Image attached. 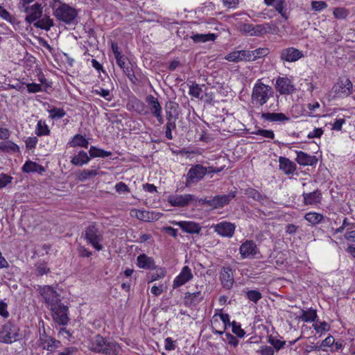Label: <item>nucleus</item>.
<instances>
[{"mask_svg": "<svg viewBox=\"0 0 355 355\" xmlns=\"http://www.w3.org/2000/svg\"><path fill=\"white\" fill-rule=\"evenodd\" d=\"M88 349L94 353L103 355H120L122 351L119 343L99 334L89 338Z\"/></svg>", "mask_w": 355, "mask_h": 355, "instance_id": "obj_1", "label": "nucleus"}, {"mask_svg": "<svg viewBox=\"0 0 355 355\" xmlns=\"http://www.w3.org/2000/svg\"><path fill=\"white\" fill-rule=\"evenodd\" d=\"M272 88L262 83H257L252 89L251 102L254 105L262 106L273 96Z\"/></svg>", "mask_w": 355, "mask_h": 355, "instance_id": "obj_2", "label": "nucleus"}, {"mask_svg": "<svg viewBox=\"0 0 355 355\" xmlns=\"http://www.w3.org/2000/svg\"><path fill=\"white\" fill-rule=\"evenodd\" d=\"M39 338L37 341V345L42 349L54 352L60 346V342L49 335L44 327V322L39 321Z\"/></svg>", "mask_w": 355, "mask_h": 355, "instance_id": "obj_3", "label": "nucleus"}, {"mask_svg": "<svg viewBox=\"0 0 355 355\" xmlns=\"http://www.w3.org/2000/svg\"><path fill=\"white\" fill-rule=\"evenodd\" d=\"M55 1L60 3V6L53 10L55 18L67 24H73L78 15L77 10L69 4L61 3L59 0Z\"/></svg>", "mask_w": 355, "mask_h": 355, "instance_id": "obj_4", "label": "nucleus"}, {"mask_svg": "<svg viewBox=\"0 0 355 355\" xmlns=\"http://www.w3.org/2000/svg\"><path fill=\"white\" fill-rule=\"evenodd\" d=\"M85 239L96 250L100 251L103 249V246L100 243L103 240V232L96 223H91L85 228Z\"/></svg>", "mask_w": 355, "mask_h": 355, "instance_id": "obj_5", "label": "nucleus"}, {"mask_svg": "<svg viewBox=\"0 0 355 355\" xmlns=\"http://www.w3.org/2000/svg\"><path fill=\"white\" fill-rule=\"evenodd\" d=\"M21 339L19 328L12 322H7L0 331V342L11 344Z\"/></svg>", "mask_w": 355, "mask_h": 355, "instance_id": "obj_6", "label": "nucleus"}, {"mask_svg": "<svg viewBox=\"0 0 355 355\" xmlns=\"http://www.w3.org/2000/svg\"><path fill=\"white\" fill-rule=\"evenodd\" d=\"M39 291L49 309L62 303L60 295L51 286H40Z\"/></svg>", "mask_w": 355, "mask_h": 355, "instance_id": "obj_7", "label": "nucleus"}, {"mask_svg": "<svg viewBox=\"0 0 355 355\" xmlns=\"http://www.w3.org/2000/svg\"><path fill=\"white\" fill-rule=\"evenodd\" d=\"M49 310L51 312L53 320L56 324L65 326L69 323L70 319L69 317V307L67 305L60 303Z\"/></svg>", "mask_w": 355, "mask_h": 355, "instance_id": "obj_8", "label": "nucleus"}, {"mask_svg": "<svg viewBox=\"0 0 355 355\" xmlns=\"http://www.w3.org/2000/svg\"><path fill=\"white\" fill-rule=\"evenodd\" d=\"M206 174L207 170L205 166L199 164L192 166L186 175V187L196 184L202 180Z\"/></svg>", "mask_w": 355, "mask_h": 355, "instance_id": "obj_9", "label": "nucleus"}, {"mask_svg": "<svg viewBox=\"0 0 355 355\" xmlns=\"http://www.w3.org/2000/svg\"><path fill=\"white\" fill-rule=\"evenodd\" d=\"M20 9L26 14L25 21L30 24L42 17L43 7L38 2H35L33 5L28 4Z\"/></svg>", "mask_w": 355, "mask_h": 355, "instance_id": "obj_10", "label": "nucleus"}, {"mask_svg": "<svg viewBox=\"0 0 355 355\" xmlns=\"http://www.w3.org/2000/svg\"><path fill=\"white\" fill-rule=\"evenodd\" d=\"M198 198L192 194L171 195L168 196V202L173 207H184L193 202H197Z\"/></svg>", "mask_w": 355, "mask_h": 355, "instance_id": "obj_11", "label": "nucleus"}, {"mask_svg": "<svg viewBox=\"0 0 355 355\" xmlns=\"http://www.w3.org/2000/svg\"><path fill=\"white\" fill-rule=\"evenodd\" d=\"M239 252L243 259H254L260 251L252 240L245 241L239 248Z\"/></svg>", "mask_w": 355, "mask_h": 355, "instance_id": "obj_12", "label": "nucleus"}, {"mask_svg": "<svg viewBox=\"0 0 355 355\" xmlns=\"http://www.w3.org/2000/svg\"><path fill=\"white\" fill-rule=\"evenodd\" d=\"M303 57V52L294 47L285 48L279 52V59L283 62H295Z\"/></svg>", "mask_w": 355, "mask_h": 355, "instance_id": "obj_13", "label": "nucleus"}, {"mask_svg": "<svg viewBox=\"0 0 355 355\" xmlns=\"http://www.w3.org/2000/svg\"><path fill=\"white\" fill-rule=\"evenodd\" d=\"M352 87L349 78H339L332 89L339 96L347 97L352 93Z\"/></svg>", "mask_w": 355, "mask_h": 355, "instance_id": "obj_14", "label": "nucleus"}, {"mask_svg": "<svg viewBox=\"0 0 355 355\" xmlns=\"http://www.w3.org/2000/svg\"><path fill=\"white\" fill-rule=\"evenodd\" d=\"M237 194L236 190L231 191L227 194L216 195L212 197L211 208L216 209L224 207L225 205L230 204L232 199H234Z\"/></svg>", "mask_w": 355, "mask_h": 355, "instance_id": "obj_15", "label": "nucleus"}, {"mask_svg": "<svg viewBox=\"0 0 355 355\" xmlns=\"http://www.w3.org/2000/svg\"><path fill=\"white\" fill-rule=\"evenodd\" d=\"M275 88L281 94H291L295 90L291 80L287 77H278L276 80Z\"/></svg>", "mask_w": 355, "mask_h": 355, "instance_id": "obj_16", "label": "nucleus"}, {"mask_svg": "<svg viewBox=\"0 0 355 355\" xmlns=\"http://www.w3.org/2000/svg\"><path fill=\"white\" fill-rule=\"evenodd\" d=\"M193 277L191 268L188 266H184L180 274L175 278L173 283V288H177L190 280Z\"/></svg>", "mask_w": 355, "mask_h": 355, "instance_id": "obj_17", "label": "nucleus"}, {"mask_svg": "<svg viewBox=\"0 0 355 355\" xmlns=\"http://www.w3.org/2000/svg\"><path fill=\"white\" fill-rule=\"evenodd\" d=\"M220 279L224 288L230 289L234 282L232 269L230 267H223L220 273Z\"/></svg>", "mask_w": 355, "mask_h": 355, "instance_id": "obj_18", "label": "nucleus"}, {"mask_svg": "<svg viewBox=\"0 0 355 355\" xmlns=\"http://www.w3.org/2000/svg\"><path fill=\"white\" fill-rule=\"evenodd\" d=\"M302 196L304 205H317L321 203L322 199V191L318 189L309 193L304 192Z\"/></svg>", "mask_w": 355, "mask_h": 355, "instance_id": "obj_19", "label": "nucleus"}, {"mask_svg": "<svg viewBox=\"0 0 355 355\" xmlns=\"http://www.w3.org/2000/svg\"><path fill=\"white\" fill-rule=\"evenodd\" d=\"M235 228L236 226L234 223L224 221L218 223L214 230L218 234L230 238L234 235Z\"/></svg>", "mask_w": 355, "mask_h": 355, "instance_id": "obj_20", "label": "nucleus"}, {"mask_svg": "<svg viewBox=\"0 0 355 355\" xmlns=\"http://www.w3.org/2000/svg\"><path fill=\"white\" fill-rule=\"evenodd\" d=\"M137 265L139 268L145 270H154L156 268L154 259L146 254H141L137 257Z\"/></svg>", "mask_w": 355, "mask_h": 355, "instance_id": "obj_21", "label": "nucleus"}, {"mask_svg": "<svg viewBox=\"0 0 355 355\" xmlns=\"http://www.w3.org/2000/svg\"><path fill=\"white\" fill-rule=\"evenodd\" d=\"M296 162L300 165L314 166L318 163V159L314 155H310L303 151H297Z\"/></svg>", "mask_w": 355, "mask_h": 355, "instance_id": "obj_22", "label": "nucleus"}, {"mask_svg": "<svg viewBox=\"0 0 355 355\" xmlns=\"http://www.w3.org/2000/svg\"><path fill=\"white\" fill-rule=\"evenodd\" d=\"M175 224L182 231L189 234H199L202 228L199 223L193 221H179Z\"/></svg>", "mask_w": 355, "mask_h": 355, "instance_id": "obj_23", "label": "nucleus"}, {"mask_svg": "<svg viewBox=\"0 0 355 355\" xmlns=\"http://www.w3.org/2000/svg\"><path fill=\"white\" fill-rule=\"evenodd\" d=\"M240 30L242 33L250 36L261 37L263 35L261 24L257 25L243 24L240 26Z\"/></svg>", "mask_w": 355, "mask_h": 355, "instance_id": "obj_24", "label": "nucleus"}, {"mask_svg": "<svg viewBox=\"0 0 355 355\" xmlns=\"http://www.w3.org/2000/svg\"><path fill=\"white\" fill-rule=\"evenodd\" d=\"M279 169L286 175H291L296 170V164L288 158L280 157L279 158Z\"/></svg>", "mask_w": 355, "mask_h": 355, "instance_id": "obj_25", "label": "nucleus"}, {"mask_svg": "<svg viewBox=\"0 0 355 355\" xmlns=\"http://www.w3.org/2000/svg\"><path fill=\"white\" fill-rule=\"evenodd\" d=\"M202 299L203 295L200 291L194 293L187 292L185 293L184 296V304L187 306H196Z\"/></svg>", "mask_w": 355, "mask_h": 355, "instance_id": "obj_26", "label": "nucleus"}, {"mask_svg": "<svg viewBox=\"0 0 355 355\" xmlns=\"http://www.w3.org/2000/svg\"><path fill=\"white\" fill-rule=\"evenodd\" d=\"M261 118L270 122H285L288 121L290 118L282 112H262Z\"/></svg>", "mask_w": 355, "mask_h": 355, "instance_id": "obj_27", "label": "nucleus"}, {"mask_svg": "<svg viewBox=\"0 0 355 355\" xmlns=\"http://www.w3.org/2000/svg\"><path fill=\"white\" fill-rule=\"evenodd\" d=\"M304 219L313 226H315V225L321 223L325 219H327V220H329V218H327L324 216H323L322 214H319L315 211H310V212L306 213L304 215Z\"/></svg>", "mask_w": 355, "mask_h": 355, "instance_id": "obj_28", "label": "nucleus"}, {"mask_svg": "<svg viewBox=\"0 0 355 355\" xmlns=\"http://www.w3.org/2000/svg\"><path fill=\"white\" fill-rule=\"evenodd\" d=\"M53 25V19L46 15L33 22V26L35 27L45 31H49Z\"/></svg>", "mask_w": 355, "mask_h": 355, "instance_id": "obj_29", "label": "nucleus"}, {"mask_svg": "<svg viewBox=\"0 0 355 355\" xmlns=\"http://www.w3.org/2000/svg\"><path fill=\"white\" fill-rule=\"evenodd\" d=\"M90 155L89 156L84 150H80L78 155L71 158V163L75 166H82L87 164L91 159Z\"/></svg>", "mask_w": 355, "mask_h": 355, "instance_id": "obj_30", "label": "nucleus"}, {"mask_svg": "<svg viewBox=\"0 0 355 355\" xmlns=\"http://www.w3.org/2000/svg\"><path fill=\"white\" fill-rule=\"evenodd\" d=\"M70 147H83L87 148L89 145V141L86 138L80 134L75 135L71 140L68 142Z\"/></svg>", "mask_w": 355, "mask_h": 355, "instance_id": "obj_31", "label": "nucleus"}, {"mask_svg": "<svg viewBox=\"0 0 355 355\" xmlns=\"http://www.w3.org/2000/svg\"><path fill=\"white\" fill-rule=\"evenodd\" d=\"M146 101L152 114L162 110V106L158 99L153 95L147 96L146 98Z\"/></svg>", "mask_w": 355, "mask_h": 355, "instance_id": "obj_32", "label": "nucleus"}, {"mask_svg": "<svg viewBox=\"0 0 355 355\" xmlns=\"http://www.w3.org/2000/svg\"><path fill=\"white\" fill-rule=\"evenodd\" d=\"M0 150L6 153H15L19 152V147L12 141L7 140L0 141Z\"/></svg>", "mask_w": 355, "mask_h": 355, "instance_id": "obj_33", "label": "nucleus"}, {"mask_svg": "<svg viewBox=\"0 0 355 355\" xmlns=\"http://www.w3.org/2000/svg\"><path fill=\"white\" fill-rule=\"evenodd\" d=\"M22 171L24 173H32V172H38L42 173L44 171V168L37 164L36 162H33L31 161H27L22 166Z\"/></svg>", "mask_w": 355, "mask_h": 355, "instance_id": "obj_34", "label": "nucleus"}, {"mask_svg": "<svg viewBox=\"0 0 355 355\" xmlns=\"http://www.w3.org/2000/svg\"><path fill=\"white\" fill-rule=\"evenodd\" d=\"M318 318L317 311L315 309H309L308 310H302L300 319L304 322H313Z\"/></svg>", "mask_w": 355, "mask_h": 355, "instance_id": "obj_35", "label": "nucleus"}, {"mask_svg": "<svg viewBox=\"0 0 355 355\" xmlns=\"http://www.w3.org/2000/svg\"><path fill=\"white\" fill-rule=\"evenodd\" d=\"M98 174L97 170L95 169H85L76 174V178L80 182H84L88 179L94 178Z\"/></svg>", "mask_w": 355, "mask_h": 355, "instance_id": "obj_36", "label": "nucleus"}, {"mask_svg": "<svg viewBox=\"0 0 355 355\" xmlns=\"http://www.w3.org/2000/svg\"><path fill=\"white\" fill-rule=\"evenodd\" d=\"M89 153L92 158L107 157L112 155V153L110 151H107L103 149L98 148L96 146H93L90 147Z\"/></svg>", "mask_w": 355, "mask_h": 355, "instance_id": "obj_37", "label": "nucleus"}, {"mask_svg": "<svg viewBox=\"0 0 355 355\" xmlns=\"http://www.w3.org/2000/svg\"><path fill=\"white\" fill-rule=\"evenodd\" d=\"M261 26L263 35L267 33L278 35L279 33V27L272 21L261 24Z\"/></svg>", "mask_w": 355, "mask_h": 355, "instance_id": "obj_38", "label": "nucleus"}, {"mask_svg": "<svg viewBox=\"0 0 355 355\" xmlns=\"http://www.w3.org/2000/svg\"><path fill=\"white\" fill-rule=\"evenodd\" d=\"M192 40L196 42H205L208 41H214L216 36L214 33L208 34H195L191 37Z\"/></svg>", "mask_w": 355, "mask_h": 355, "instance_id": "obj_39", "label": "nucleus"}, {"mask_svg": "<svg viewBox=\"0 0 355 355\" xmlns=\"http://www.w3.org/2000/svg\"><path fill=\"white\" fill-rule=\"evenodd\" d=\"M132 107L136 112L140 114H146L148 113L144 103L139 99L135 98L132 101Z\"/></svg>", "mask_w": 355, "mask_h": 355, "instance_id": "obj_40", "label": "nucleus"}, {"mask_svg": "<svg viewBox=\"0 0 355 355\" xmlns=\"http://www.w3.org/2000/svg\"><path fill=\"white\" fill-rule=\"evenodd\" d=\"M35 134L37 136H46L50 134V130L44 121L40 120L36 126Z\"/></svg>", "mask_w": 355, "mask_h": 355, "instance_id": "obj_41", "label": "nucleus"}, {"mask_svg": "<svg viewBox=\"0 0 355 355\" xmlns=\"http://www.w3.org/2000/svg\"><path fill=\"white\" fill-rule=\"evenodd\" d=\"M245 194L248 197L251 198L254 200L263 202L265 198L256 189L252 188H248L245 189Z\"/></svg>", "mask_w": 355, "mask_h": 355, "instance_id": "obj_42", "label": "nucleus"}, {"mask_svg": "<svg viewBox=\"0 0 355 355\" xmlns=\"http://www.w3.org/2000/svg\"><path fill=\"white\" fill-rule=\"evenodd\" d=\"M135 212L137 218L144 222H150L154 219L153 212L146 210H136Z\"/></svg>", "mask_w": 355, "mask_h": 355, "instance_id": "obj_43", "label": "nucleus"}, {"mask_svg": "<svg viewBox=\"0 0 355 355\" xmlns=\"http://www.w3.org/2000/svg\"><path fill=\"white\" fill-rule=\"evenodd\" d=\"M286 1L285 0H277L273 5L275 10L282 15L285 20H287L288 17L286 12L285 7H286Z\"/></svg>", "mask_w": 355, "mask_h": 355, "instance_id": "obj_44", "label": "nucleus"}, {"mask_svg": "<svg viewBox=\"0 0 355 355\" xmlns=\"http://www.w3.org/2000/svg\"><path fill=\"white\" fill-rule=\"evenodd\" d=\"M49 117L51 119H60L64 117L66 114V112L63 108H58L53 107L49 110Z\"/></svg>", "mask_w": 355, "mask_h": 355, "instance_id": "obj_45", "label": "nucleus"}, {"mask_svg": "<svg viewBox=\"0 0 355 355\" xmlns=\"http://www.w3.org/2000/svg\"><path fill=\"white\" fill-rule=\"evenodd\" d=\"M189 94L193 97L202 99V89L201 87L196 83H193L189 86Z\"/></svg>", "mask_w": 355, "mask_h": 355, "instance_id": "obj_46", "label": "nucleus"}, {"mask_svg": "<svg viewBox=\"0 0 355 355\" xmlns=\"http://www.w3.org/2000/svg\"><path fill=\"white\" fill-rule=\"evenodd\" d=\"M245 297L250 300L257 304L262 298L261 293L257 290H250L245 293Z\"/></svg>", "mask_w": 355, "mask_h": 355, "instance_id": "obj_47", "label": "nucleus"}, {"mask_svg": "<svg viewBox=\"0 0 355 355\" xmlns=\"http://www.w3.org/2000/svg\"><path fill=\"white\" fill-rule=\"evenodd\" d=\"M268 343L272 345V348L275 349L277 351H279L286 345V341L279 340L277 337L270 336L268 337Z\"/></svg>", "mask_w": 355, "mask_h": 355, "instance_id": "obj_48", "label": "nucleus"}, {"mask_svg": "<svg viewBox=\"0 0 355 355\" xmlns=\"http://www.w3.org/2000/svg\"><path fill=\"white\" fill-rule=\"evenodd\" d=\"M250 133L253 135H261L268 139H273L275 138L274 132L271 130H264L259 128Z\"/></svg>", "mask_w": 355, "mask_h": 355, "instance_id": "obj_49", "label": "nucleus"}, {"mask_svg": "<svg viewBox=\"0 0 355 355\" xmlns=\"http://www.w3.org/2000/svg\"><path fill=\"white\" fill-rule=\"evenodd\" d=\"M165 136L168 139L171 140L173 139L172 130L176 129V121H166L165 125Z\"/></svg>", "mask_w": 355, "mask_h": 355, "instance_id": "obj_50", "label": "nucleus"}, {"mask_svg": "<svg viewBox=\"0 0 355 355\" xmlns=\"http://www.w3.org/2000/svg\"><path fill=\"white\" fill-rule=\"evenodd\" d=\"M0 17L12 24H17V19L0 5Z\"/></svg>", "mask_w": 355, "mask_h": 355, "instance_id": "obj_51", "label": "nucleus"}, {"mask_svg": "<svg viewBox=\"0 0 355 355\" xmlns=\"http://www.w3.org/2000/svg\"><path fill=\"white\" fill-rule=\"evenodd\" d=\"M269 53V49L268 48H259L254 51H251L252 58L253 61L266 56Z\"/></svg>", "mask_w": 355, "mask_h": 355, "instance_id": "obj_52", "label": "nucleus"}, {"mask_svg": "<svg viewBox=\"0 0 355 355\" xmlns=\"http://www.w3.org/2000/svg\"><path fill=\"white\" fill-rule=\"evenodd\" d=\"M333 14L335 18L344 19L348 16L349 11L344 8H336L334 9Z\"/></svg>", "mask_w": 355, "mask_h": 355, "instance_id": "obj_53", "label": "nucleus"}, {"mask_svg": "<svg viewBox=\"0 0 355 355\" xmlns=\"http://www.w3.org/2000/svg\"><path fill=\"white\" fill-rule=\"evenodd\" d=\"M92 92L103 97L107 101H110L112 100V96L109 89L98 87V89H94Z\"/></svg>", "mask_w": 355, "mask_h": 355, "instance_id": "obj_54", "label": "nucleus"}, {"mask_svg": "<svg viewBox=\"0 0 355 355\" xmlns=\"http://www.w3.org/2000/svg\"><path fill=\"white\" fill-rule=\"evenodd\" d=\"M155 270L156 272L153 273L151 275L150 282H153L154 281L163 278L166 275V270L164 268H157L156 266Z\"/></svg>", "mask_w": 355, "mask_h": 355, "instance_id": "obj_55", "label": "nucleus"}, {"mask_svg": "<svg viewBox=\"0 0 355 355\" xmlns=\"http://www.w3.org/2000/svg\"><path fill=\"white\" fill-rule=\"evenodd\" d=\"M178 107L179 105L177 103L169 101L164 106L165 112L178 113Z\"/></svg>", "mask_w": 355, "mask_h": 355, "instance_id": "obj_56", "label": "nucleus"}, {"mask_svg": "<svg viewBox=\"0 0 355 355\" xmlns=\"http://www.w3.org/2000/svg\"><path fill=\"white\" fill-rule=\"evenodd\" d=\"M232 328V332L236 334L238 337L242 338L244 336L245 332L241 329V325L237 324L235 321H233L231 324Z\"/></svg>", "mask_w": 355, "mask_h": 355, "instance_id": "obj_57", "label": "nucleus"}, {"mask_svg": "<svg viewBox=\"0 0 355 355\" xmlns=\"http://www.w3.org/2000/svg\"><path fill=\"white\" fill-rule=\"evenodd\" d=\"M12 177L1 173L0 174V189L6 187L8 184L12 182Z\"/></svg>", "mask_w": 355, "mask_h": 355, "instance_id": "obj_58", "label": "nucleus"}, {"mask_svg": "<svg viewBox=\"0 0 355 355\" xmlns=\"http://www.w3.org/2000/svg\"><path fill=\"white\" fill-rule=\"evenodd\" d=\"M327 7V4L325 1H311V8L313 10L315 11H321L322 10L326 8Z\"/></svg>", "mask_w": 355, "mask_h": 355, "instance_id": "obj_59", "label": "nucleus"}, {"mask_svg": "<svg viewBox=\"0 0 355 355\" xmlns=\"http://www.w3.org/2000/svg\"><path fill=\"white\" fill-rule=\"evenodd\" d=\"M240 51H233L225 56V59L230 62H241Z\"/></svg>", "mask_w": 355, "mask_h": 355, "instance_id": "obj_60", "label": "nucleus"}, {"mask_svg": "<svg viewBox=\"0 0 355 355\" xmlns=\"http://www.w3.org/2000/svg\"><path fill=\"white\" fill-rule=\"evenodd\" d=\"M26 87L28 93H36L42 91V85L35 83H28Z\"/></svg>", "mask_w": 355, "mask_h": 355, "instance_id": "obj_61", "label": "nucleus"}, {"mask_svg": "<svg viewBox=\"0 0 355 355\" xmlns=\"http://www.w3.org/2000/svg\"><path fill=\"white\" fill-rule=\"evenodd\" d=\"M313 327L314 328V329L318 332H325V331H329V324H327V322H320V324H313Z\"/></svg>", "mask_w": 355, "mask_h": 355, "instance_id": "obj_62", "label": "nucleus"}, {"mask_svg": "<svg viewBox=\"0 0 355 355\" xmlns=\"http://www.w3.org/2000/svg\"><path fill=\"white\" fill-rule=\"evenodd\" d=\"M261 355H274L275 350L272 347L268 345H263L260 347L259 350L257 351Z\"/></svg>", "mask_w": 355, "mask_h": 355, "instance_id": "obj_63", "label": "nucleus"}, {"mask_svg": "<svg viewBox=\"0 0 355 355\" xmlns=\"http://www.w3.org/2000/svg\"><path fill=\"white\" fill-rule=\"evenodd\" d=\"M49 272L50 269L44 263H40L36 266V274L38 276H42Z\"/></svg>", "mask_w": 355, "mask_h": 355, "instance_id": "obj_64", "label": "nucleus"}]
</instances>
